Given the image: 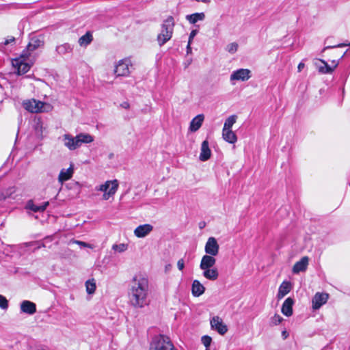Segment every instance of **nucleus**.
Masks as SVG:
<instances>
[{
    "label": "nucleus",
    "instance_id": "1a4fd4ad",
    "mask_svg": "<svg viewBox=\"0 0 350 350\" xmlns=\"http://www.w3.org/2000/svg\"><path fill=\"white\" fill-rule=\"evenodd\" d=\"M130 66H131L130 59L120 60L116 66L115 73L117 76H127L130 72Z\"/></svg>",
    "mask_w": 350,
    "mask_h": 350
},
{
    "label": "nucleus",
    "instance_id": "a878e982",
    "mask_svg": "<svg viewBox=\"0 0 350 350\" xmlns=\"http://www.w3.org/2000/svg\"><path fill=\"white\" fill-rule=\"evenodd\" d=\"M49 204V202H46L41 205H36L31 200H29L27 202V208L32 211L34 213L42 212L46 208Z\"/></svg>",
    "mask_w": 350,
    "mask_h": 350
},
{
    "label": "nucleus",
    "instance_id": "bb28decb",
    "mask_svg": "<svg viewBox=\"0 0 350 350\" xmlns=\"http://www.w3.org/2000/svg\"><path fill=\"white\" fill-rule=\"evenodd\" d=\"M222 137L225 141L230 144H234L237 141L236 134L231 129H223Z\"/></svg>",
    "mask_w": 350,
    "mask_h": 350
},
{
    "label": "nucleus",
    "instance_id": "393cba45",
    "mask_svg": "<svg viewBox=\"0 0 350 350\" xmlns=\"http://www.w3.org/2000/svg\"><path fill=\"white\" fill-rule=\"evenodd\" d=\"M203 271V276L209 280H216L218 278L219 273L216 268H208L202 269Z\"/></svg>",
    "mask_w": 350,
    "mask_h": 350
},
{
    "label": "nucleus",
    "instance_id": "cd10ccee",
    "mask_svg": "<svg viewBox=\"0 0 350 350\" xmlns=\"http://www.w3.org/2000/svg\"><path fill=\"white\" fill-rule=\"evenodd\" d=\"M205 14L204 12H196L192 14H189L186 16V19L191 23L195 24L198 21H202L204 20Z\"/></svg>",
    "mask_w": 350,
    "mask_h": 350
},
{
    "label": "nucleus",
    "instance_id": "f257e3e1",
    "mask_svg": "<svg viewBox=\"0 0 350 350\" xmlns=\"http://www.w3.org/2000/svg\"><path fill=\"white\" fill-rule=\"evenodd\" d=\"M148 281L144 277H135L129 290V303L135 308H143L148 304Z\"/></svg>",
    "mask_w": 350,
    "mask_h": 350
},
{
    "label": "nucleus",
    "instance_id": "de8ad7c7",
    "mask_svg": "<svg viewBox=\"0 0 350 350\" xmlns=\"http://www.w3.org/2000/svg\"><path fill=\"white\" fill-rule=\"evenodd\" d=\"M121 107L124 108V109H129L130 105H129V103L128 102H124L121 104Z\"/></svg>",
    "mask_w": 350,
    "mask_h": 350
},
{
    "label": "nucleus",
    "instance_id": "f704fd0d",
    "mask_svg": "<svg viewBox=\"0 0 350 350\" xmlns=\"http://www.w3.org/2000/svg\"><path fill=\"white\" fill-rule=\"evenodd\" d=\"M16 189L15 187H9L8 189H6V191H5V192L3 193V198L5 199V198H14V197L13 196V195L16 193Z\"/></svg>",
    "mask_w": 350,
    "mask_h": 350
},
{
    "label": "nucleus",
    "instance_id": "7ed1b4c3",
    "mask_svg": "<svg viewBox=\"0 0 350 350\" xmlns=\"http://www.w3.org/2000/svg\"><path fill=\"white\" fill-rule=\"evenodd\" d=\"M23 106L27 111L36 113L48 112L52 109L50 104L33 98L25 100L23 103Z\"/></svg>",
    "mask_w": 350,
    "mask_h": 350
},
{
    "label": "nucleus",
    "instance_id": "5701e85b",
    "mask_svg": "<svg viewBox=\"0 0 350 350\" xmlns=\"http://www.w3.org/2000/svg\"><path fill=\"white\" fill-rule=\"evenodd\" d=\"M191 291L193 296L199 297L204 293L205 288L198 280H195L192 283Z\"/></svg>",
    "mask_w": 350,
    "mask_h": 350
},
{
    "label": "nucleus",
    "instance_id": "f8f14e48",
    "mask_svg": "<svg viewBox=\"0 0 350 350\" xmlns=\"http://www.w3.org/2000/svg\"><path fill=\"white\" fill-rule=\"evenodd\" d=\"M153 230V226L151 224H146L138 226L134 230V235L137 238H144L148 235Z\"/></svg>",
    "mask_w": 350,
    "mask_h": 350
},
{
    "label": "nucleus",
    "instance_id": "9d476101",
    "mask_svg": "<svg viewBox=\"0 0 350 350\" xmlns=\"http://www.w3.org/2000/svg\"><path fill=\"white\" fill-rule=\"evenodd\" d=\"M329 295L326 293H317L312 300L313 310H319L323 305L326 304Z\"/></svg>",
    "mask_w": 350,
    "mask_h": 350
},
{
    "label": "nucleus",
    "instance_id": "0eeeda50",
    "mask_svg": "<svg viewBox=\"0 0 350 350\" xmlns=\"http://www.w3.org/2000/svg\"><path fill=\"white\" fill-rule=\"evenodd\" d=\"M251 70L247 68H240L234 70L230 77V81L232 84H234V81H246L252 77Z\"/></svg>",
    "mask_w": 350,
    "mask_h": 350
},
{
    "label": "nucleus",
    "instance_id": "58836bf2",
    "mask_svg": "<svg viewBox=\"0 0 350 350\" xmlns=\"http://www.w3.org/2000/svg\"><path fill=\"white\" fill-rule=\"evenodd\" d=\"M202 342L206 347V349H209V347L212 342V338L209 336H203L202 337Z\"/></svg>",
    "mask_w": 350,
    "mask_h": 350
},
{
    "label": "nucleus",
    "instance_id": "09e8293b",
    "mask_svg": "<svg viewBox=\"0 0 350 350\" xmlns=\"http://www.w3.org/2000/svg\"><path fill=\"white\" fill-rule=\"evenodd\" d=\"M191 42H188V44H187V54H189V53H191Z\"/></svg>",
    "mask_w": 350,
    "mask_h": 350
},
{
    "label": "nucleus",
    "instance_id": "20e7f679",
    "mask_svg": "<svg viewBox=\"0 0 350 350\" xmlns=\"http://www.w3.org/2000/svg\"><path fill=\"white\" fill-rule=\"evenodd\" d=\"M29 56L27 52L23 51L18 57L12 60V64L17 75H24L29 70L31 64L27 62Z\"/></svg>",
    "mask_w": 350,
    "mask_h": 350
},
{
    "label": "nucleus",
    "instance_id": "ea45409f",
    "mask_svg": "<svg viewBox=\"0 0 350 350\" xmlns=\"http://www.w3.org/2000/svg\"><path fill=\"white\" fill-rule=\"evenodd\" d=\"M177 267L178 269V270L180 271H183L185 268V261L183 260V258H181L180 260H178L177 262Z\"/></svg>",
    "mask_w": 350,
    "mask_h": 350
},
{
    "label": "nucleus",
    "instance_id": "9b49d317",
    "mask_svg": "<svg viewBox=\"0 0 350 350\" xmlns=\"http://www.w3.org/2000/svg\"><path fill=\"white\" fill-rule=\"evenodd\" d=\"M211 325L212 329L216 330L221 335L225 334L228 331L227 326L218 316L213 317L211 319Z\"/></svg>",
    "mask_w": 350,
    "mask_h": 350
},
{
    "label": "nucleus",
    "instance_id": "7c9ffc66",
    "mask_svg": "<svg viewBox=\"0 0 350 350\" xmlns=\"http://www.w3.org/2000/svg\"><path fill=\"white\" fill-rule=\"evenodd\" d=\"M72 47L68 43H64L62 44L58 45L56 47V52L59 55H65L67 53H70L72 52Z\"/></svg>",
    "mask_w": 350,
    "mask_h": 350
},
{
    "label": "nucleus",
    "instance_id": "412c9836",
    "mask_svg": "<svg viewBox=\"0 0 350 350\" xmlns=\"http://www.w3.org/2000/svg\"><path fill=\"white\" fill-rule=\"evenodd\" d=\"M321 63L323 64V66H319L318 68L319 72L322 74H329L332 73L334 68L337 67L338 64V61L333 60L332 63L334 64V67H331L323 59H319Z\"/></svg>",
    "mask_w": 350,
    "mask_h": 350
},
{
    "label": "nucleus",
    "instance_id": "c85d7f7f",
    "mask_svg": "<svg viewBox=\"0 0 350 350\" xmlns=\"http://www.w3.org/2000/svg\"><path fill=\"white\" fill-rule=\"evenodd\" d=\"M77 139L80 147L83 144L92 143L94 137L88 133H79L77 135Z\"/></svg>",
    "mask_w": 350,
    "mask_h": 350
},
{
    "label": "nucleus",
    "instance_id": "2f4dec72",
    "mask_svg": "<svg viewBox=\"0 0 350 350\" xmlns=\"http://www.w3.org/2000/svg\"><path fill=\"white\" fill-rule=\"evenodd\" d=\"M86 291L88 294L91 295L95 292L96 283L94 279L88 280L85 282Z\"/></svg>",
    "mask_w": 350,
    "mask_h": 350
},
{
    "label": "nucleus",
    "instance_id": "39448f33",
    "mask_svg": "<svg viewBox=\"0 0 350 350\" xmlns=\"http://www.w3.org/2000/svg\"><path fill=\"white\" fill-rule=\"evenodd\" d=\"M118 188V182L117 180H107L96 187V191L103 192V198L107 200L111 196H113Z\"/></svg>",
    "mask_w": 350,
    "mask_h": 350
},
{
    "label": "nucleus",
    "instance_id": "f03ea898",
    "mask_svg": "<svg viewBox=\"0 0 350 350\" xmlns=\"http://www.w3.org/2000/svg\"><path fill=\"white\" fill-rule=\"evenodd\" d=\"M174 27V18L168 16L162 23L161 32L157 36V42L159 46H163L172 38Z\"/></svg>",
    "mask_w": 350,
    "mask_h": 350
},
{
    "label": "nucleus",
    "instance_id": "79ce46f5",
    "mask_svg": "<svg viewBox=\"0 0 350 350\" xmlns=\"http://www.w3.org/2000/svg\"><path fill=\"white\" fill-rule=\"evenodd\" d=\"M198 30L196 29H193L191 31L190 34H189V42H192V40L193 39V38L196 36V34L198 33Z\"/></svg>",
    "mask_w": 350,
    "mask_h": 350
},
{
    "label": "nucleus",
    "instance_id": "c9c22d12",
    "mask_svg": "<svg viewBox=\"0 0 350 350\" xmlns=\"http://www.w3.org/2000/svg\"><path fill=\"white\" fill-rule=\"evenodd\" d=\"M239 45L237 42H232L226 46V51L231 54L235 53L238 50Z\"/></svg>",
    "mask_w": 350,
    "mask_h": 350
},
{
    "label": "nucleus",
    "instance_id": "dca6fc26",
    "mask_svg": "<svg viewBox=\"0 0 350 350\" xmlns=\"http://www.w3.org/2000/svg\"><path fill=\"white\" fill-rule=\"evenodd\" d=\"M216 263V259L215 256L206 254L202 256L200 264V268L201 269H206L208 268H212Z\"/></svg>",
    "mask_w": 350,
    "mask_h": 350
},
{
    "label": "nucleus",
    "instance_id": "2eb2a0df",
    "mask_svg": "<svg viewBox=\"0 0 350 350\" xmlns=\"http://www.w3.org/2000/svg\"><path fill=\"white\" fill-rule=\"evenodd\" d=\"M21 310L23 313L32 315L36 312V305L32 301L24 300L21 303Z\"/></svg>",
    "mask_w": 350,
    "mask_h": 350
},
{
    "label": "nucleus",
    "instance_id": "a18cd8bd",
    "mask_svg": "<svg viewBox=\"0 0 350 350\" xmlns=\"http://www.w3.org/2000/svg\"><path fill=\"white\" fill-rule=\"evenodd\" d=\"M305 67V64L304 62H300L299 64H298V66H297V69H298V71L300 72L302 70V69H304V68Z\"/></svg>",
    "mask_w": 350,
    "mask_h": 350
},
{
    "label": "nucleus",
    "instance_id": "4468645a",
    "mask_svg": "<svg viewBox=\"0 0 350 350\" xmlns=\"http://www.w3.org/2000/svg\"><path fill=\"white\" fill-rule=\"evenodd\" d=\"M309 258L308 256L302 257L299 261L294 265L292 271L293 273L297 274L300 272L305 271L308 266Z\"/></svg>",
    "mask_w": 350,
    "mask_h": 350
},
{
    "label": "nucleus",
    "instance_id": "37998d69",
    "mask_svg": "<svg viewBox=\"0 0 350 350\" xmlns=\"http://www.w3.org/2000/svg\"><path fill=\"white\" fill-rule=\"evenodd\" d=\"M350 46V42H349V44H338V45H336V46H326V47H325V48L323 49V51H325V50H326V49H327L335 48V47H343V46Z\"/></svg>",
    "mask_w": 350,
    "mask_h": 350
},
{
    "label": "nucleus",
    "instance_id": "ddd939ff",
    "mask_svg": "<svg viewBox=\"0 0 350 350\" xmlns=\"http://www.w3.org/2000/svg\"><path fill=\"white\" fill-rule=\"evenodd\" d=\"M44 44L42 39L38 36H33L30 39V41L27 46V48L23 51L27 52L29 55L30 53L36 50L39 47L42 46Z\"/></svg>",
    "mask_w": 350,
    "mask_h": 350
},
{
    "label": "nucleus",
    "instance_id": "49530a36",
    "mask_svg": "<svg viewBox=\"0 0 350 350\" xmlns=\"http://www.w3.org/2000/svg\"><path fill=\"white\" fill-rule=\"evenodd\" d=\"M288 333L286 330H283L282 332V337L283 338V339H286L288 336Z\"/></svg>",
    "mask_w": 350,
    "mask_h": 350
},
{
    "label": "nucleus",
    "instance_id": "a19ab883",
    "mask_svg": "<svg viewBox=\"0 0 350 350\" xmlns=\"http://www.w3.org/2000/svg\"><path fill=\"white\" fill-rule=\"evenodd\" d=\"M75 243L81 247L92 248V246L90 244L81 241H75Z\"/></svg>",
    "mask_w": 350,
    "mask_h": 350
},
{
    "label": "nucleus",
    "instance_id": "c03bdc74",
    "mask_svg": "<svg viewBox=\"0 0 350 350\" xmlns=\"http://www.w3.org/2000/svg\"><path fill=\"white\" fill-rule=\"evenodd\" d=\"M15 41V38L14 37H12L11 38H9V39H6L4 42H3V45H8V44L11 43V42H14Z\"/></svg>",
    "mask_w": 350,
    "mask_h": 350
},
{
    "label": "nucleus",
    "instance_id": "4be33fe9",
    "mask_svg": "<svg viewBox=\"0 0 350 350\" xmlns=\"http://www.w3.org/2000/svg\"><path fill=\"white\" fill-rule=\"evenodd\" d=\"M73 174V168L70 166L68 169H62L58 176L59 182L62 184L65 181L70 179Z\"/></svg>",
    "mask_w": 350,
    "mask_h": 350
},
{
    "label": "nucleus",
    "instance_id": "473e14b6",
    "mask_svg": "<svg viewBox=\"0 0 350 350\" xmlns=\"http://www.w3.org/2000/svg\"><path fill=\"white\" fill-rule=\"evenodd\" d=\"M237 116L232 115L229 116L225 121L223 129H231L233 124L236 122Z\"/></svg>",
    "mask_w": 350,
    "mask_h": 350
},
{
    "label": "nucleus",
    "instance_id": "6e6552de",
    "mask_svg": "<svg viewBox=\"0 0 350 350\" xmlns=\"http://www.w3.org/2000/svg\"><path fill=\"white\" fill-rule=\"evenodd\" d=\"M219 250V244L215 237H209L205 244L204 251L206 254L215 256L218 254Z\"/></svg>",
    "mask_w": 350,
    "mask_h": 350
},
{
    "label": "nucleus",
    "instance_id": "e433bc0d",
    "mask_svg": "<svg viewBox=\"0 0 350 350\" xmlns=\"http://www.w3.org/2000/svg\"><path fill=\"white\" fill-rule=\"evenodd\" d=\"M8 301L6 297L2 295H0V308L6 310L8 308Z\"/></svg>",
    "mask_w": 350,
    "mask_h": 350
},
{
    "label": "nucleus",
    "instance_id": "f3484780",
    "mask_svg": "<svg viewBox=\"0 0 350 350\" xmlns=\"http://www.w3.org/2000/svg\"><path fill=\"white\" fill-rule=\"evenodd\" d=\"M63 140L65 146H66L70 150H74L79 147L77 139V136L74 137L69 134H65L63 136Z\"/></svg>",
    "mask_w": 350,
    "mask_h": 350
},
{
    "label": "nucleus",
    "instance_id": "a211bd4d",
    "mask_svg": "<svg viewBox=\"0 0 350 350\" xmlns=\"http://www.w3.org/2000/svg\"><path fill=\"white\" fill-rule=\"evenodd\" d=\"M294 304V299L291 297H288L282 304L281 311L282 313L286 317H291L293 314V306Z\"/></svg>",
    "mask_w": 350,
    "mask_h": 350
},
{
    "label": "nucleus",
    "instance_id": "b1692460",
    "mask_svg": "<svg viewBox=\"0 0 350 350\" xmlns=\"http://www.w3.org/2000/svg\"><path fill=\"white\" fill-rule=\"evenodd\" d=\"M291 291V283L289 282H283L278 288L277 298L278 299H282Z\"/></svg>",
    "mask_w": 350,
    "mask_h": 350
},
{
    "label": "nucleus",
    "instance_id": "4c0bfd02",
    "mask_svg": "<svg viewBox=\"0 0 350 350\" xmlns=\"http://www.w3.org/2000/svg\"><path fill=\"white\" fill-rule=\"evenodd\" d=\"M282 321L283 318L278 314H275L274 316L271 318V323L274 325H279Z\"/></svg>",
    "mask_w": 350,
    "mask_h": 350
},
{
    "label": "nucleus",
    "instance_id": "72a5a7b5",
    "mask_svg": "<svg viewBox=\"0 0 350 350\" xmlns=\"http://www.w3.org/2000/svg\"><path fill=\"white\" fill-rule=\"evenodd\" d=\"M127 249L128 244L126 243L113 244L112 245V250L118 253H122L125 252Z\"/></svg>",
    "mask_w": 350,
    "mask_h": 350
},
{
    "label": "nucleus",
    "instance_id": "6ab92c4d",
    "mask_svg": "<svg viewBox=\"0 0 350 350\" xmlns=\"http://www.w3.org/2000/svg\"><path fill=\"white\" fill-rule=\"evenodd\" d=\"M211 155V151L209 148L208 142L204 140L201 145V152L200 154V160L202 161H207Z\"/></svg>",
    "mask_w": 350,
    "mask_h": 350
},
{
    "label": "nucleus",
    "instance_id": "aec40b11",
    "mask_svg": "<svg viewBox=\"0 0 350 350\" xmlns=\"http://www.w3.org/2000/svg\"><path fill=\"white\" fill-rule=\"evenodd\" d=\"M204 115L199 114L192 119L189 125V130L191 132L197 131L202 126L204 121Z\"/></svg>",
    "mask_w": 350,
    "mask_h": 350
},
{
    "label": "nucleus",
    "instance_id": "8fccbe9b",
    "mask_svg": "<svg viewBox=\"0 0 350 350\" xmlns=\"http://www.w3.org/2000/svg\"><path fill=\"white\" fill-rule=\"evenodd\" d=\"M172 268V265L170 264L166 265L165 267V269L166 271L170 270Z\"/></svg>",
    "mask_w": 350,
    "mask_h": 350
},
{
    "label": "nucleus",
    "instance_id": "3c124183",
    "mask_svg": "<svg viewBox=\"0 0 350 350\" xmlns=\"http://www.w3.org/2000/svg\"><path fill=\"white\" fill-rule=\"evenodd\" d=\"M345 53H346V52H345L343 55H342L341 58H342V57H344V55H345Z\"/></svg>",
    "mask_w": 350,
    "mask_h": 350
},
{
    "label": "nucleus",
    "instance_id": "423d86ee",
    "mask_svg": "<svg viewBox=\"0 0 350 350\" xmlns=\"http://www.w3.org/2000/svg\"><path fill=\"white\" fill-rule=\"evenodd\" d=\"M150 350H177L169 337L160 335L156 338L150 347Z\"/></svg>",
    "mask_w": 350,
    "mask_h": 350
},
{
    "label": "nucleus",
    "instance_id": "603ef678",
    "mask_svg": "<svg viewBox=\"0 0 350 350\" xmlns=\"http://www.w3.org/2000/svg\"><path fill=\"white\" fill-rule=\"evenodd\" d=\"M205 350H211L210 349H206Z\"/></svg>",
    "mask_w": 350,
    "mask_h": 350
},
{
    "label": "nucleus",
    "instance_id": "c756f323",
    "mask_svg": "<svg viewBox=\"0 0 350 350\" xmlns=\"http://www.w3.org/2000/svg\"><path fill=\"white\" fill-rule=\"evenodd\" d=\"M93 40V36L91 32L88 31L85 35L82 36L79 39V44L81 46H87L89 45Z\"/></svg>",
    "mask_w": 350,
    "mask_h": 350
}]
</instances>
